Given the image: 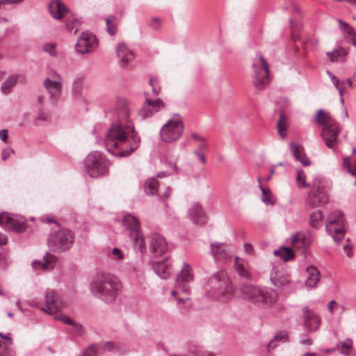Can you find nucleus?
Here are the masks:
<instances>
[{
    "label": "nucleus",
    "mask_w": 356,
    "mask_h": 356,
    "mask_svg": "<svg viewBox=\"0 0 356 356\" xmlns=\"http://www.w3.org/2000/svg\"><path fill=\"white\" fill-rule=\"evenodd\" d=\"M340 29L342 31L346 33L350 36L355 35V31L353 27L350 26L348 24L344 22L341 19H338Z\"/></svg>",
    "instance_id": "obj_43"
},
{
    "label": "nucleus",
    "mask_w": 356,
    "mask_h": 356,
    "mask_svg": "<svg viewBox=\"0 0 356 356\" xmlns=\"http://www.w3.org/2000/svg\"><path fill=\"white\" fill-rule=\"evenodd\" d=\"M158 180L152 177L146 181L145 184V192L147 194L154 195L158 191Z\"/></svg>",
    "instance_id": "obj_35"
},
{
    "label": "nucleus",
    "mask_w": 356,
    "mask_h": 356,
    "mask_svg": "<svg viewBox=\"0 0 356 356\" xmlns=\"http://www.w3.org/2000/svg\"><path fill=\"white\" fill-rule=\"evenodd\" d=\"M66 29L69 32L76 34L79 29V21L73 19L70 24H66Z\"/></svg>",
    "instance_id": "obj_46"
},
{
    "label": "nucleus",
    "mask_w": 356,
    "mask_h": 356,
    "mask_svg": "<svg viewBox=\"0 0 356 356\" xmlns=\"http://www.w3.org/2000/svg\"><path fill=\"white\" fill-rule=\"evenodd\" d=\"M341 55V51L334 50L332 52H327V56L330 58L332 62H335L338 60L339 56Z\"/></svg>",
    "instance_id": "obj_53"
},
{
    "label": "nucleus",
    "mask_w": 356,
    "mask_h": 356,
    "mask_svg": "<svg viewBox=\"0 0 356 356\" xmlns=\"http://www.w3.org/2000/svg\"><path fill=\"white\" fill-rule=\"evenodd\" d=\"M210 246L216 259H225L230 257L229 247L225 243H212Z\"/></svg>",
    "instance_id": "obj_24"
},
{
    "label": "nucleus",
    "mask_w": 356,
    "mask_h": 356,
    "mask_svg": "<svg viewBox=\"0 0 356 356\" xmlns=\"http://www.w3.org/2000/svg\"><path fill=\"white\" fill-rule=\"evenodd\" d=\"M51 119V114L49 112H46L44 111H39L38 116L36 118L37 120L47 122Z\"/></svg>",
    "instance_id": "obj_48"
},
{
    "label": "nucleus",
    "mask_w": 356,
    "mask_h": 356,
    "mask_svg": "<svg viewBox=\"0 0 356 356\" xmlns=\"http://www.w3.org/2000/svg\"><path fill=\"white\" fill-rule=\"evenodd\" d=\"M171 193V188L168 186L165 188V191L163 194L161 195V198L163 200H166L170 197Z\"/></svg>",
    "instance_id": "obj_59"
},
{
    "label": "nucleus",
    "mask_w": 356,
    "mask_h": 356,
    "mask_svg": "<svg viewBox=\"0 0 356 356\" xmlns=\"http://www.w3.org/2000/svg\"><path fill=\"white\" fill-rule=\"evenodd\" d=\"M184 128L181 116L175 114L162 127L160 131L161 138L165 143L176 141L182 135Z\"/></svg>",
    "instance_id": "obj_10"
},
{
    "label": "nucleus",
    "mask_w": 356,
    "mask_h": 356,
    "mask_svg": "<svg viewBox=\"0 0 356 356\" xmlns=\"http://www.w3.org/2000/svg\"><path fill=\"white\" fill-rule=\"evenodd\" d=\"M353 341L351 339L348 338L341 343H338L337 348L340 349V353L343 355H348L352 349Z\"/></svg>",
    "instance_id": "obj_37"
},
{
    "label": "nucleus",
    "mask_w": 356,
    "mask_h": 356,
    "mask_svg": "<svg viewBox=\"0 0 356 356\" xmlns=\"http://www.w3.org/2000/svg\"><path fill=\"white\" fill-rule=\"evenodd\" d=\"M337 303L336 302L335 300H331L327 305V309H328L329 312L332 314L334 312V307L337 306Z\"/></svg>",
    "instance_id": "obj_61"
},
{
    "label": "nucleus",
    "mask_w": 356,
    "mask_h": 356,
    "mask_svg": "<svg viewBox=\"0 0 356 356\" xmlns=\"http://www.w3.org/2000/svg\"><path fill=\"white\" fill-rule=\"evenodd\" d=\"M244 250H245V252H246V254H253V252H254V248H253V246L252 245V244L249 243H244Z\"/></svg>",
    "instance_id": "obj_55"
},
{
    "label": "nucleus",
    "mask_w": 356,
    "mask_h": 356,
    "mask_svg": "<svg viewBox=\"0 0 356 356\" xmlns=\"http://www.w3.org/2000/svg\"><path fill=\"white\" fill-rule=\"evenodd\" d=\"M261 296L257 303L261 302L272 305L275 303L278 299L277 293L273 289L261 290Z\"/></svg>",
    "instance_id": "obj_30"
},
{
    "label": "nucleus",
    "mask_w": 356,
    "mask_h": 356,
    "mask_svg": "<svg viewBox=\"0 0 356 356\" xmlns=\"http://www.w3.org/2000/svg\"><path fill=\"white\" fill-rule=\"evenodd\" d=\"M86 170L91 177H98L106 175L108 171L110 163L100 152L90 153L85 159Z\"/></svg>",
    "instance_id": "obj_4"
},
{
    "label": "nucleus",
    "mask_w": 356,
    "mask_h": 356,
    "mask_svg": "<svg viewBox=\"0 0 356 356\" xmlns=\"http://www.w3.org/2000/svg\"><path fill=\"white\" fill-rule=\"evenodd\" d=\"M194 154L197 156V157L198 158V159L203 163L204 164L206 163V159H205V156L202 153H200L199 152L197 151H195L194 152Z\"/></svg>",
    "instance_id": "obj_60"
},
{
    "label": "nucleus",
    "mask_w": 356,
    "mask_h": 356,
    "mask_svg": "<svg viewBox=\"0 0 356 356\" xmlns=\"http://www.w3.org/2000/svg\"><path fill=\"white\" fill-rule=\"evenodd\" d=\"M259 187L261 191V201L266 204H275V198L271 191L269 189L263 187L261 184H259Z\"/></svg>",
    "instance_id": "obj_34"
},
{
    "label": "nucleus",
    "mask_w": 356,
    "mask_h": 356,
    "mask_svg": "<svg viewBox=\"0 0 356 356\" xmlns=\"http://www.w3.org/2000/svg\"><path fill=\"white\" fill-rule=\"evenodd\" d=\"M327 74H329L332 83H334V86L336 87V88H339V86L340 85V81L334 75L332 74L330 72H327Z\"/></svg>",
    "instance_id": "obj_56"
},
{
    "label": "nucleus",
    "mask_w": 356,
    "mask_h": 356,
    "mask_svg": "<svg viewBox=\"0 0 356 356\" xmlns=\"http://www.w3.org/2000/svg\"><path fill=\"white\" fill-rule=\"evenodd\" d=\"M315 121L323 126L321 136L328 148L334 149L337 145V139L339 133V124L332 119L331 115L323 109H319L316 115Z\"/></svg>",
    "instance_id": "obj_3"
},
{
    "label": "nucleus",
    "mask_w": 356,
    "mask_h": 356,
    "mask_svg": "<svg viewBox=\"0 0 356 356\" xmlns=\"http://www.w3.org/2000/svg\"><path fill=\"white\" fill-rule=\"evenodd\" d=\"M305 325L309 330L313 331L317 329L320 323V318L314 312L309 309L308 307L303 309Z\"/></svg>",
    "instance_id": "obj_22"
},
{
    "label": "nucleus",
    "mask_w": 356,
    "mask_h": 356,
    "mask_svg": "<svg viewBox=\"0 0 356 356\" xmlns=\"http://www.w3.org/2000/svg\"><path fill=\"white\" fill-rule=\"evenodd\" d=\"M97 45L95 36L90 33H83L76 43V51L84 54L92 51Z\"/></svg>",
    "instance_id": "obj_15"
},
{
    "label": "nucleus",
    "mask_w": 356,
    "mask_h": 356,
    "mask_svg": "<svg viewBox=\"0 0 356 356\" xmlns=\"http://www.w3.org/2000/svg\"><path fill=\"white\" fill-rule=\"evenodd\" d=\"M312 188V190L307 195V205L314 208L323 206L328 202L329 197L324 180L320 177L314 179Z\"/></svg>",
    "instance_id": "obj_8"
},
{
    "label": "nucleus",
    "mask_w": 356,
    "mask_h": 356,
    "mask_svg": "<svg viewBox=\"0 0 356 356\" xmlns=\"http://www.w3.org/2000/svg\"><path fill=\"white\" fill-rule=\"evenodd\" d=\"M323 218V214L320 210L312 212L309 216L310 225L314 228L317 227V223Z\"/></svg>",
    "instance_id": "obj_39"
},
{
    "label": "nucleus",
    "mask_w": 356,
    "mask_h": 356,
    "mask_svg": "<svg viewBox=\"0 0 356 356\" xmlns=\"http://www.w3.org/2000/svg\"><path fill=\"white\" fill-rule=\"evenodd\" d=\"M20 77H22V76L19 74L9 76L1 84V92L3 94H8Z\"/></svg>",
    "instance_id": "obj_31"
},
{
    "label": "nucleus",
    "mask_w": 356,
    "mask_h": 356,
    "mask_svg": "<svg viewBox=\"0 0 356 356\" xmlns=\"http://www.w3.org/2000/svg\"><path fill=\"white\" fill-rule=\"evenodd\" d=\"M116 55L122 67H126L134 60V54L124 42L118 44L115 49Z\"/></svg>",
    "instance_id": "obj_19"
},
{
    "label": "nucleus",
    "mask_w": 356,
    "mask_h": 356,
    "mask_svg": "<svg viewBox=\"0 0 356 356\" xmlns=\"http://www.w3.org/2000/svg\"><path fill=\"white\" fill-rule=\"evenodd\" d=\"M115 345L111 341H107L104 344L103 349L106 351H112L114 349Z\"/></svg>",
    "instance_id": "obj_57"
},
{
    "label": "nucleus",
    "mask_w": 356,
    "mask_h": 356,
    "mask_svg": "<svg viewBox=\"0 0 356 356\" xmlns=\"http://www.w3.org/2000/svg\"><path fill=\"white\" fill-rule=\"evenodd\" d=\"M123 224L129 232V236L136 250L141 253L146 252V246L144 237L140 227L139 220L134 216L128 214L123 218Z\"/></svg>",
    "instance_id": "obj_7"
},
{
    "label": "nucleus",
    "mask_w": 356,
    "mask_h": 356,
    "mask_svg": "<svg viewBox=\"0 0 356 356\" xmlns=\"http://www.w3.org/2000/svg\"><path fill=\"white\" fill-rule=\"evenodd\" d=\"M307 44H309L312 47H316L318 44V40L317 38H309L307 40Z\"/></svg>",
    "instance_id": "obj_62"
},
{
    "label": "nucleus",
    "mask_w": 356,
    "mask_h": 356,
    "mask_svg": "<svg viewBox=\"0 0 356 356\" xmlns=\"http://www.w3.org/2000/svg\"><path fill=\"white\" fill-rule=\"evenodd\" d=\"M74 241V232L68 229H61L49 236L47 243L52 252H63L70 249Z\"/></svg>",
    "instance_id": "obj_5"
},
{
    "label": "nucleus",
    "mask_w": 356,
    "mask_h": 356,
    "mask_svg": "<svg viewBox=\"0 0 356 356\" xmlns=\"http://www.w3.org/2000/svg\"><path fill=\"white\" fill-rule=\"evenodd\" d=\"M296 181H297V184L299 186H302V187H305V188L312 187V184H307L305 181V175L303 174L302 170L298 171L297 176H296Z\"/></svg>",
    "instance_id": "obj_45"
},
{
    "label": "nucleus",
    "mask_w": 356,
    "mask_h": 356,
    "mask_svg": "<svg viewBox=\"0 0 356 356\" xmlns=\"http://www.w3.org/2000/svg\"><path fill=\"white\" fill-rule=\"evenodd\" d=\"M54 80L46 78L43 82V86L49 92L51 99H58L62 92V79L60 76L54 72Z\"/></svg>",
    "instance_id": "obj_16"
},
{
    "label": "nucleus",
    "mask_w": 356,
    "mask_h": 356,
    "mask_svg": "<svg viewBox=\"0 0 356 356\" xmlns=\"http://www.w3.org/2000/svg\"><path fill=\"white\" fill-rule=\"evenodd\" d=\"M160 19L159 18H154L152 22V26L154 29H157L159 27Z\"/></svg>",
    "instance_id": "obj_63"
},
{
    "label": "nucleus",
    "mask_w": 356,
    "mask_h": 356,
    "mask_svg": "<svg viewBox=\"0 0 356 356\" xmlns=\"http://www.w3.org/2000/svg\"><path fill=\"white\" fill-rule=\"evenodd\" d=\"M121 289L120 281L109 273H97L90 283V290L93 295L106 303L113 302Z\"/></svg>",
    "instance_id": "obj_2"
},
{
    "label": "nucleus",
    "mask_w": 356,
    "mask_h": 356,
    "mask_svg": "<svg viewBox=\"0 0 356 356\" xmlns=\"http://www.w3.org/2000/svg\"><path fill=\"white\" fill-rule=\"evenodd\" d=\"M55 46V44L47 43L44 44V46L42 47V49L44 51L48 52L51 56H56V54L54 51Z\"/></svg>",
    "instance_id": "obj_50"
},
{
    "label": "nucleus",
    "mask_w": 356,
    "mask_h": 356,
    "mask_svg": "<svg viewBox=\"0 0 356 356\" xmlns=\"http://www.w3.org/2000/svg\"><path fill=\"white\" fill-rule=\"evenodd\" d=\"M343 250L346 252L347 256L350 257L352 256V250L351 247H350L348 244H346L343 247Z\"/></svg>",
    "instance_id": "obj_64"
},
{
    "label": "nucleus",
    "mask_w": 356,
    "mask_h": 356,
    "mask_svg": "<svg viewBox=\"0 0 356 356\" xmlns=\"http://www.w3.org/2000/svg\"><path fill=\"white\" fill-rule=\"evenodd\" d=\"M277 132L282 139H284L286 138V134H284V131L287 127V118L283 114L282 112L280 113V118L277 123Z\"/></svg>",
    "instance_id": "obj_33"
},
{
    "label": "nucleus",
    "mask_w": 356,
    "mask_h": 356,
    "mask_svg": "<svg viewBox=\"0 0 356 356\" xmlns=\"http://www.w3.org/2000/svg\"><path fill=\"white\" fill-rule=\"evenodd\" d=\"M343 168L346 169L347 172L352 175L356 176V161L354 162V166H351V159L347 156L343 159Z\"/></svg>",
    "instance_id": "obj_41"
},
{
    "label": "nucleus",
    "mask_w": 356,
    "mask_h": 356,
    "mask_svg": "<svg viewBox=\"0 0 356 356\" xmlns=\"http://www.w3.org/2000/svg\"><path fill=\"white\" fill-rule=\"evenodd\" d=\"M189 216L191 220L197 225H200L205 221V214L198 204H194L189 210Z\"/></svg>",
    "instance_id": "obj_26"
},
{
    "label": "nucleus",
    "mask_w": 356,
    "mask_h": 356,
    "mask_svg": "<svg viewBox=\"0 0 356 356\" xmlns=\"http://www.w3.org/2000/svg\"><path fill=\"white\" fill-rule=\"evenodd\" d=\"M111 257L113 259L120 260L124 258V254L120 249H119L118 248H114L111 251Z\"/></svg>",
    "instance_id": "obj_49"
},
{
    "label": "nucleus",
    "mask_w": 356,
    "mask_h": 356,
    "mask_svg": "<svg viewBox=\"0 0 356 356\" xmlns=\"http://www.w3.org/2000/svg\"><path fill=\"white\" fill-rule=\"evenodd\" d=\"M291 243L294 247L305 248L310 243L309 234L304 232H298L291 237Z\"/></svg>",
    "instance_id": "obj_29"
},
{
    "label": "nucleus",
    "mask_w": 356,
    "mask_h": 356,
    "mask_svg": "<svg viewBox=\"0 0 356 356\" xmlns=\"http://www.w3.org/2000/svg\"><path fill=\"white\" fill-rule=\"evenodd\" d=\"M270 280L273 283L277 286H284L289 283L288 279L284 275H281L280 277L271 275Z\"/></svg>",
    "instance_id": "obj_42"
},
{
    "label": "nucleus",
    "mask_w": 356,
    "mask_h": 356,
    "mask_svg": "<svg viewBox=\"0 0 356 356\" xmlns=\"http://www.w3.org/2000/svg\"><path fill=\"white\" fill-rule=\"evenodd\" d=\"M289 147L296 159L300 161L304 166L310 165V161L306 154L301 152L300 146L296 143H289Z\"/></svg>",
    "instance_id": "obj_27"
},
{
    "label": "nucleus",
    "mask_w": 356,
    "mask_h": 356,
    "mask_svg": "<svg viewBox=\"0 0 356 356\" xmlns=\"http://www.w3.org/2000/svg\"><path fill=\"white\" fill-rule=\"evenodd\" d=\"M83 80L82 78L79 77L76 78L72 86V93L75 96H79L83 90Z\"/></svg>",
    "instance_id": "obj_40"
},
{
    "label": "nucleus",
    "mask_w": 356,
    "mask_h": 356,
    "mask_svg": "<svg viewBox=\"0 0 356 356\" xmlns=\"http://www.w3.org/2000/svg\"><path fill=\"white\" fill-rule=\"evenodd\" d=\"M306 273L305 285L309 288L316 286L321 278L320 271L316 267L309 266L306 269Z\"/></svg>",
    "instance_id": "obj_25"
},
{
    "label": "nucleus",
    "mask_w": 356,
    "mask_h": 356,
    "mask_svg": "<svg viewBox=\"0 0 356 356\" xmlns=\"http://www.w3.org/2000/svg\"><path fill=\"white\" fill-rule=\"evenodd\" d=\"M56 318V319L63 322L65 324L69 325H71L72 323H74V320L66 315L60 314L57 316Z\"/></svg>",
    "instance_id": "obj_52"
},
{
    "label": "nucleus",
    "mask_w": 356,
    "mask_h": 356,
    "mask_svg": "<svg viewBox=\"0 0 356 356\" xmlns=\"http://www.w3.org/2000/svg\"><path fill=\"white\" fill-rule=\"evenodd\" d=\"M261 289L251 284H243L234 291V296L238 298L249 300L253 302H258L261 298Z\"/></svg>",
    "instance_id": "obj_13"
},
{
    "label": "nucleus",
    "mask_w": 356,
    "mask_h": 356,
    "mask_svg": "<svg viewBox=\"0 0 356 356\" xmlns=\"http://www.w3.org/2000/svg\"><path fill=\"white\" fill-rule=\"evenodd\" d=\"M57 258L55 255L47 252L41 260L33 261L32 262V266L35 270H49L52 269L55 263L56 262Z\"/></svg>",
    "instance_id": "obj_21"
},
{
    "label": "nucleus",
    "mask_w": 356,
    "mask_h": 356,
    "mask_svg": "<svg viewBox=\"0 0 356 356\" xmlns=\"http://www.w3.org/2000/svg\"><path fill=\"white\" fill-rule=\"evenodd\" d=\"M165 108V103L161 99L146 98L138 114L143 118H149Z\"/></svg>",
    "instance_id": "obj_14"
},
{
    "label": "nucleus",
    "mask_w": 356,
    "mask_h": 356,
    "mask_svg": "<svg viewBox=\"0 0 356 356\" xmlns=\"http://www.w3.org/2000/svg\"><path fill=\"white\" fill-rule=\"evenodd\" d=\"M325 229L336 243H339L344 237V216L341 211H335L327 217Z\"/></svg>",
    "instance_id": "obj_9"
},
{
    "label": "nucleus",
    "mask_w": 356,
    "mask_h": 356,
    "mask_svg": "<svg viewBox=\"0 0 356 356\" xmlns=\"http://www.w3.org/2000/svg\"><path fill=\"white\" fill-rule=\"evenodd\" d=\"M97 350V346L91 345L84 351L83 356H96Z\"/></svg>",
    "instance_id": "obj_51"
},
{
    "label": "nucleus",
    "mask_w": 356,
    "mask_h": 356,
    "mask_svg": "<svg viewBox=\"0 0 356 356\" xmlns=\"http://www.w3.org/2000/svg\"><path fill=\"white\" fill-rule=\"evenodd\" d=\"M0 225L6 229L17 232L25 231L26 220L23 217H12L7 213L0 214Z\"/></svg>",
    "instance_id": "obj_11"
},
{
    "label": "nucleus",
    "mask_w": 356,
    "mask_h": 356,
    "mask_svg": "<svg viewBox=\"0 0 356 356\" xmlns=\"http://www.w3.org/2000/svg\"><path fill=\"white\" fill-rule=\"evenodd\" d=\"M274 255L281 257L286 262L294 257V252L290 248L282 247L274 251Z\"/></svg>",
    "instance_id": "obj_32"
},
{
    "label": "nucleus",
    "mask_w": 356,
    "mask_h": 356,
    "mask_svg": "<svg viewBox=\"0 0 356 356\" xmlns=\"http://www.w3.org/2000/svg\"><path fill=\"white\" fill-rule=\"evenodd\" d=\"M234 268L240 277H244L247 280L251 279V274L248 268V264L243 259L238 257L235 258Z\"/></svg>",
    "instance_id": "obj_28"
},
{
    "label": "nucleus",
    "mask_w": 356,
    "mask_h": 356,
    "mask_svg": "<svg viewBox=\"0 0 356 356\" xmlns=\"http://www.w3.org/2000/svg\"><path fill=\"white\" fill-rule=\"evenodd\" d=\"M49 13L56 19L63 18L68 12V9L60 0H54L49 3Z\"/></svg>",
    "instance_id": "obj_23"
},
{
    "label": "nucleus",
    "mask_w": 356,
    "mask_h": 356,
    "mask_svg": "<svg viewBox=\"0 0 356 356\" xmlns=\"http://www.w3.org/2000/svg\"><path fill=\"white\" fill-rule=\"evenodd\" d=\"M0 138L2 141L6 142L8 139V130L2 129L0 130Z\"/></svg>",
    "instance_id": "obj_58"
},
{
    "label": "nucleus",
    "mask_w": 356,
    "mask_h": 356,
    "mask_svg": "<svg viewBox=\"0 0 356 356\" xmlns=\"http://www.w3.org/2000/svg\"><path fill=\"white\" fill-rule=\"evenodd\" d=\"M0 356H9V352L6 344L0 340Z\"/></svg>",
    "instance_id": "obj_54"
},
{
    "label": "nucleus",
    "mask_w": 356,
    "mask_h": 356,
    "mask_svg": "<svg viewBox=\"0 0 356 356\" xmlns=\"http://www.w3.org/2000/svg\"><path fill=\"white\" fill-rule=\"evenodd\" d=\"M150 250L155 257H159L168 250V244L165 238L159 234H152L149 242Z\"/></svg>",
    "instance_id": "obj_18"
},
{
    "label": "nucleus",
    "mask_w": 356,
    "mask_h": 356,
    "mask_svg": "<svg viewBox=\"0 0 356 356\" xmlns=\"http://www.w3.org/2000/svg\"><path fill=\"white\" fill-rule=\"evenodd\" d=\"M252 67L254 70L253 85L257 90H261L269 83L268 65L261 54H257L252 61Z\"/></svg>",
    "instance_id": "obj_6"
},
{
    "label": "nucleus",
    "mask_w": 356,
    "mask_h": 356,
    "mask_svg": "<svg viewBox=\"0 0 356 356\" xmlns=\"http://www.w3.org/2000/svg\"><path fill=\"white\" fill-rule=\"evenodd\" d=\"M126 99H119L113 111L114 122L105 138L106 149L117 156H127L138 149L140 138L129 117Z\"/></svg>",
    "instance_id": "obj_1"
},
{
    "label": "nucleus",
    "mask_w": 356,
    "mask_h": 356,
    "mask_svg": "<svg viewBox=\"0 0 356 356\" xmlns=\"http://www.w3.org/2000/svg\"><path fill=\"white\" fill-rule=\"evenodd\" d=\"M237 290V288L233 287L229 279L224 276L220 281V286L218 291V298H222L223 300H227L232 296H234V291Z\"/></svg>",
    "instance_id": "obj_20"
},
{
    "label": "nucleus",
    "mask_w": 356,
    "mask_h": 356,
    "mask_svg": "<svg viewBox=\"0 0 356 356\" xmlns=\"http://www.w3.org/2000/svg\"><path fill=\"white\" fill-rule=\"evenodd\" d=\"M288 339V334L286 331L282 330L279 332L275 337L273 340H271L268 346L267 349L268 350H270L273 349L275 347H276L277 344L275 343V341H281L283 342L286 341Z\"/></svg>",
    "instance_id": "obj_36"
},
{
    "label": "nucleus",
    "mask_w": 356,
    "mask_h": 356,
    "mask_svg": "<svg viewBox=\"0 0 356 356\" xmlns=\"http://www.w3.org/2000/svg\"><path fill=\"white\" fill-rule=\"evenodd\" d=\"M193 280L191 267L186 262L184 263V268L176 278V287L180 289L183 292L188 293L189 288L187 283Z\"/></svg>",
    "instance_id": "obj_17"
},
{
    "label": "nucleus",
    "mask_w": 356,
    "mask_h": 356,
    "mask_svg": "<svg viewBox=\"0 0 356 356\" xmlns=\"http://www.w3.org/2000/svg\"><path fill=\"white\" fill-rule=\"evenodd\" d=\"M115 19L116 17L114 15H109L105 19L106 31L111 35H114L118 31L116 24L115 23Z\"/></svg>",
    "instance_id": "obj_38"
},
{
    "label": "nucleus",
    "mask_w": 356,
    "mask_h": 356,
    "mask_svg": "<svg viewBox=\"0 0 356 356\" xmlns=\"http://www.w3.org/2000/svg\"><path fill=\"white\" fill-rule=\"evenodd\" d=\"M71 326L73 328L74 334L81 336L84 333V328L80 323L74 321V323H72Z\"/></svg>",
    "instance_id": "obj_47"
},
{
    "label": "nucleus",
    "mask_w": 356,
    "mask_h": 356,
    "mask_svg": "<svg viewBox=\"0 0 356 356\" xmlns=\"http://www.w3.org/2000/svg\"><path fill=\"white\" fill-rule=\"evenodd\" d=\"M44 303V307L41 309L47 314L56 313L65 307V303L60 295L52 291L46 293Z\"/></svg>",
    "instance_id": "obj_12"
},
{
    "label": "nucleus",
    "mask_w": 356,
    "mask_h": 356,
    "mask_svg": "<svg viewBox=\"0 0 356 356\" xmlns=\"http://www.w3.org/2000/svg\"><path fill=\"white\" fill-rule=\"evenodd\" d=\"M156 274L162 279H167L170 275V272L168 268L164 269L163 264H158L154 267Z\"/></svg>",
    "instance_id": "obj_44"
}]
</instances>
